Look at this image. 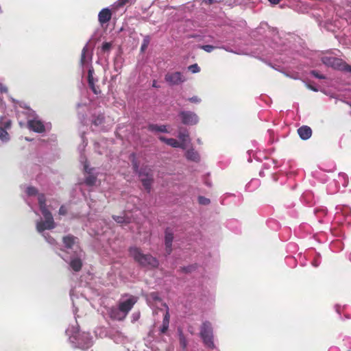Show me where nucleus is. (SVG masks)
Wrapping results in <instances>:
<instances>
[{"label": "nucleus", "instance_id": "1", "mask_svg": "<svg viewBox=\"0 0 351 351\" xmlns=\"http://www.w3.org/2000/svg\"><path fill=\"white\" fill-rule=\"evenodd\" d=\"M149 305L152 308H157L163 311V321L160 331L165 333L169 328L170 315L168 306L164 303L158 297L157 293H151L147 298ZM154 313H158L156 309H154Z\"/></svg>", "mask_w": 351, "mask_h": 351}, {"label": "nucleus", "instance_id": "2", "mask_svg": "<svg viewBox=\"0 0 351 351\" xmlns=\"http://www.w3.org/2000/svg\"><path fill=\"white\" fill-rule=\"evenodd\" d=\"M129 252L130 255L142 266L156 267L158 265V261L156 258L150 255L143 254L138 247H130Z\"/></svg>", "mask_w": 351, "mask_h": 351}, {"label": "nucleus", "instance_id": "3", "mask_svg": "<svg viewBox=\"0 0 351 351\" xmlns=\"http://www.w3.org/2000/svg\"><path fill=\"white\" fill-rule=\"evenodd\" d=\"M200 337L206 346L211 349L215 348L213 327L210 322L205 321L202 323L200 328Z\"/></svg>", "mask_w": 351, "mask_h": 351}, {"label": "nucleus", "instance_id": "4", "mask_svg": "<svg viewBox=\"0 0 351 351\" xmlns=\"http://www.w3.org/2000/svg\"><path fill=\"white\" fill-rule=\"evenodd\" d=\"M322 62L328 66L351 73V65L347 64L341 59L326 55L322 57Z\"/></svg>", "mask_w": 351, "mask_h": 351}, {"label": "nucleus", "instance_id": "5", "mask_svg": "<svg viewBox=\"0 0 351 351\" xmlns=\"http://www.w3.org/2000/svg\"><path fill=\"white\" fill-rule=\"evenodd\" d=\"M137 302V298L132 295H125L123 297L119 302L120 306L123 313L122 317H125L128 312L132 309L134 304Z\"/></svg>", "mask_w": 351, "mask_h": 351}, {"label": "nucleus", "instance_id": "6", "mask_svg": "<svg viewBox=\"0 0 351 351\" xmlns=\"http://www.w3.org/2000/svg\"><path fill=\"white\" fill-rule=\"evenodd\" d=\"M139 178L145 189L149 191L153 181V174L150 168L145 167L138 172Z\"/></svg>", "mask_w": 351, "mask_h": 351}, {"label": "nucleus", "instance_id": "7", "mask_svg": "<svg viewBox=\"0 0 351 351\" xmlns=\"http://www.w3.org/2000/svg\"><path fill=\"white\" fill-rule=\"evenodd\" d=\"M179 117L184 125H193L199 122L198 116L191 111L182 110L179 113Z\"/></svg>", "mask_w": 351, "mask_h": 351}, {"label": "nucleus", "instance_id": "8", "mask_svg": "<svg viewBox=\"0 0 351 351\" xmlns=\"http://www.w3.org/2000/svg\"><path fill=\"white\" fill-rule=\"evenodd\" d=\"M165 80L171 85H178L185 81L184 77L180 72L169 73L165 75Z\"/></svg>", "mask_w": 351, "mask_h": 351}, {"label": "nucleus", "instance_id": "9", "mask_svg": "<svg viewBox=\"0 0 351 351\" xmlns=\"http://www.w3.org/2000/svg\"><path fill=\"white\" fill-rule=\"evenodd\" d=\"M28 128L34 132L41 133L45 130L43 122L39 120H30L27 122Z\"/></svg>", "mask_w": 351, "mask_h": 351}, {"label": "nucleus", "instance_id": "10", "mask_svg": "<svg viewBox=\"0 0 351 351\" xmlns=\"http://www.w3.org/2000/svg\"><path fill=\"white\" fill-rule=\"evenodd\" d=\"M111 16H112V14L109 9H108V8L102 9L98 14V19H99V21L100 24L103 25L104 23H108L110 20Z\"/></svg>", "mask_w": 351, "mask_h": 351}, {"label": "nucleus", "instance_id": "11", "mask_svg": "<svg viewBox=\"0 0 351 351\" xmlns=\"http://www.w3.org/2000/svg\"><path fill=\"white\" fill-rule=\"evenodd\" d=\"M56 227L55 222H47V221H38L36 223V230L39 232H42L45 230H51Z\"/></svg>", "mask_w": 351, "mask_h": 351}, {"label": "nucleus", "instance_id": "12", "mask_svg": "<svg viewBox=\"0 0 351 351\" xmlns=\"http://www.w3.org/2000/svg\"><path fill=\"white\" fill-rule=\"evenodd\" d=\"M178 137L180 141V143H183V146L181 147L182 149H186L187 144L190 143V138L189 135V132L187 130H180L178 132Z\"/></svg>", "mask_w": 351, "mask_h": 351}, {"label": "nucleus", "instance_id": "13", "mask_svg": "<svg viewBox=\"0 0 351 351\" xmlns=\"http://www.w3.org/2000/svg\"><path fill=\"white\" fill-rule=\"evenodd\" d=\"M62 242L66 248L71 249L75 244L77 243V238L71 234H69L62 238Z\"/></svg>", "mask_w": 351, "mask_h": 351}, {"label": "nucleus", "instance_id": "14", "mask_svg": "<svg viewBox=\"0 0 351 351\" xmlns=\"http://www.w3.org/2000/svg\"><path fill=\"white\" fill-rule=\"evenodd\" d=\"M300 137L303 140L308 139L312 134V130L308 126H302L298 130Z\"/></svg>", "mask_w": 351, "mask_h": 351}, {"label": "nucleus", "instance_id": "15", "mask_svg": "<svg viewBox=\"0 0 351 351\" xmlns=\"http://www.w3.org/2000/svg\"><path fill=\"white\" fill-rule=\"evenodd\" d=\"M159 139L172 147L181 148V147L183 146V143H180L178 140L175 138H168L164 136H160Z\"/></svg>", "mask_w": 351, "mask_h": 351}, {"label": "nucleus", "instance_id": "16", "mask_svg": "<svg viewBox=\"0 0 351 351\" xmlns=\"http://www.w3.org/2000/svg\"><path fill=\"white\" fill-rule=\"evenodd\" d=\"M148 130L151 132H163V133H169L170 132V130H169V127L165 125L151 124L148 126Z\"/></svg>", "mask_w": 351, "mask_h": 351}, {"label": "nucleus", "instance_id": "17", "mask_svg": "<svg viewBox=\"0 0 351 351\" xmlns=\"http://www.w3.org/2000/svg\"><path fill=\"white\" fill-rule=\"evenodd\" d=\"M123 311H121L120 306L112 307L109 310V315L111 318L117 320H123L125 317H121Z\"/></svg>", "mask_w": 351, "mask_h": 351}, {"label": "nucleus", "instance_id": "18", "mask_svg": "<svg viewBox=\"0 0 351 351\" xmlns=\"http://www.w3.org/2000/svg\"><path fill=\"white\" fill-rule=\"evenodd\" d=\"M113 219L118 223H129L132 221L131 217L128 215V213H124L123 215H114Z\"/></svg>", "mask_w": 351, "mask_h": 351}, {"label": "nucleus", "instance_id": "19", "mask_svg": "<svg viewBox=\"0 0 351 351\" xmlns=\"http://www.w3.org/2000/svg\"><path fill=\"white\" fill-rule=\"evenodd\" d=\"M173 239V236L171 232L169 230H166L165 232V245L167 248V252L170 254L171 252V247L172 244V241Z\"/></svg>", "mask_w": 351, "mask_h": 351}, {"label": "nucleus", "instance_id": "20", "mask_svg": "<svg viewBox=\"0 0 351 351\" xmlns=\"http://www.w3.org/2000/svg\"><path fill=\"white\" fill-rule=\"evenodd\" d=\"M70 266L75 271H79L82 266V261L79 258H73L70 262Z\"/></svg>", "mask_w": 351, "mask_h": 351}, {"label": "nucleus", "instance_id": "21", "mask_svg": "<svg viewBox=\"0 0 351 351\" xmlns=\"http://www.w3.org/2000/svg\"><path fill=\"white\" fill-rule=\"evenodd\" d=\"M186 157L193 161H198L199 159L198 153L194 149L188 150L186 153Z\"/></svg>", "mask_w": 351, "mask_h": 351}, {"label": "nucleus", "instance_id": "22", "mask_svg": "<svg viewBox=\"0 0 351 351\" xmlns=\"http://www.w3.org/2000/svg\"><path fill=\"white\" fill-rule=\"evenodd\" d=\"M90 73L91 71L89 69V89H91L95 95H98L100 93V90L98 87L95 86Z\"/></svg>", "mask_w": 351, "mask_h": 351}, {"label": "nucleus", "instance_id": "23", "mask_svg": "<svg viewBox=\"0 0 351 351\" xmlns=\"http://www.w3.org/2000/svg\"><path fill=\"white\" fill-rule=\"evenodd\" d=\"M80 160L84 165V171L86 172L88 170V162H87L86 155H85V145H84L83 150L81 152Z\"/></svg>", "mask_w": 351, "mask_h": 351}, {"label": "nucleus", "instance_id": "24", "mask_svg": "<svg viewBox=\"0 0 351 351\" xmlns=\"http://www.w3.org/2000/svg\"><path fill=\"white\" fill-rule=\"evenodd\" d=\"M0 139L3 141H8L9 140V134L3 127H0Z\"/></svg>", "mask_w": 351, "mask_h": 351}, {"label": "nucleus", "instance_id": "25", "mask_svg": "<svg viewBox=\"0 0 351 351\" xmlns=\"http://www.w3.org/2000/svg\"><path fill=\"white\" fill-rule=\"evenodd\" d=\"M42 215L44 217L45 221H47V222H54L52 214L49 210L45 211V213H42Z\"/></svg>", "mask_w": 351, "mask_h": 351}, {"label": "nucleus", "instance_id": "26", "mask_svg": "<svg viewBox=\"0 0 351 351\" xmlns=\"http://www.w3.org/2000/svg\"><path fill=\"white\" fill-rule=\"evenodd\" d=\"M111 47H112L111 43H108V42L104 43L101 46V51L104 53H108L110 51Z\"/></svg>", "mask_w": 351, "mask_h": 351}, {"label": "nucleus", "instance_id": "27", "mask_svg": "<svg viewBox=\"0 0 351 351\" xmlns=\"http://www.w3.org/2000/svg\"><path fill=\"white\" fill-rule=\"evenodd\" d=\"M88 50V43L85 45V46L83 48L82 53V57H81V64L82 65H84L85 64L86 61V53Z\"/></svg>", "mask_w": 351, "mask_h": 351}, {"label": "nucleus", "instance_id": "28", "mask_svg": "<svg viewBox=\"0 0 351 351\" xmlns=\"http://www.w3.org/2000/svg\"><path fill=\"white\" fill-rule=\"evenodd\" d=\"M103 121H104V116L102 114H99L97 116V118L93 119L92 121V122L95 125H99L103 123Z\"/></svg>", "mask_w": 351, "mask_h": 351}, {"label": "nucleus", "instance_id": "29", "mask_svg": "<svg viewBox=\"0 0 351 351\" xmlns=\"http://www.w3.org/2000/svg\"><path fill=\"white\" fill-rule=\"evenodd\" d=\"M26 192L28 195H35L38 193L37 189L34 186H29L27 188Z\"/></svg>", "mask_w": 351, "mask_h": 351}, {"label": "nucleus", "instance_id": "30", "mask_svg": "<svg viewBox=\"0 0 351 351\" xmlns=\"http://www.w3.org/2000/svg\"><path fill=\"white\" fill-rule=\"evenodd\" d=\"M198 202L202 205H208L210 203V199L203 196L198 197Z\"/></svg>", "mask_w": 351, "mask_h": 351}, {"label": "nucleus", "instance_id": "31", "mask_svg": "<svg viewBox=\"0 0 351 351\" xmlns=\"http://www.w3.org/2000/svg\"><path fill=\"white\" fill-rule=\"evenodd\" d=\"M201 48L202 49H204L205 51L206 52H211L213 49L217 48V47H215V46H213V45H203L201 47Z\"/></svg>", "mask_w": 351, "mask_h": 351}, {"label": "nucleus", "instance_id": "32", "mask_svg": "<svg viewBox=\"0 0 351 351\" xmlns=\"http://www.w3.org/2000/svg\"><path fill=\"white\" fill-rule=\"evenodd\" d=\"M189 69L193 73H198L200 70L199 67L196 64L189 66Z\"/></svg>", "mask_w": 351, "mask_h": 351}, {"label": "nucleus", "instance_id": "33", "mask_svg": "<svg viewBox=\"0 0 351 351\" xmlns=\"http://www.w3.org/2000/svg\"><path fill=\"white\" fill-rule=\"evenodd\" d=\"M38 204L46 203L45 195L43 193H40L38 195Z\"/></svg>", "mask_w": 351, "mask_h": 351}, {"label": "nucleus", "instance_id": "34", "mask_svg": "<svg viewBox=\"0 0 351 351\" xmlns=\"http://www.w3.org/2000/svg\"><path fill=\"white\" fill-rule=\"evenodd\" d=\"M136 0H119L118 5L123 6L127 3H133Z\"/></svg>", "mask_w": 351, "mask_h": 351}, {"label": "nucleus", "instance_id": "35", "mask_svg": "<svg viewBox=\"0 0 351 351\" xmlns=\"http://www.w3.org/2000/svg\"><path fill=\"white\" fill-rule=\"evenodd\" d=\"M311 73L316 78H318V79H325L326 77L324 75H322V74H319L317 71H312L311 72Z\"/></svg>", "mask_w": 351, "mask_h": 351}, {"label": "nucleus", "instance_id": "36", "mask_svg": "<svg viewBox=\"0 0 351 351\" xmlns=\"http://www.w3.org/2000/svg\"><path fill=\"white\" fill-rule=\"evenodd\" d=\"M58 213L60 215H66L67 214V208L64 205L61 206Z\"/></svg>", "mask_w": 351, "mask_h": 351}, {"label": "nucleus", "instance_id": "37", "mask_svg": "<svg viewBox=\"0 0 351 351\" xmlns=\"http://www.w3.org/2000/svg\"><path fill=\"white\" fill-rule=\"evenodd\" d=\"M149 43V38L148 37L145 38V39L143 40V43L142 44V46H141L142 51H144L147 47Z\"/></svg>", "mask_w": 351, "mask_h": 351}, {"label": "nucleus", "instance_id": "38", "mask_svg": "<svg viewBox=\"0 0 351 351\" xmlns=\"http://www.w3.org/2000/svg\"><path fill=\"white\" fill-rule=\"evenodd\" d=\"M3 119H4V118H3V117H1V119H0V121H1V120H3ZM1 123L2 125H3V126H4V127H3V128H5V129L10 128V126H11V121H10V120H8V121H6L5 123H2V122H1Z\"/></svg>", "mask_w": 351, "mask_h": 351}, {"label": "nucleus", "instance_id": "39", "mask_svg": "<svg viewBox=\"0 0 351 351\" xmlns=\"http://www.w3.org/2000/svg\"><path fill=\"white\" fill-rule=\"evenodd\" d=\"M39 208L41 211V213H45V211H48L49 209L47 207L46 203H43L41 204H39Z\"/></svg>", "mask_w": 351, "mask_h": 351}, {"label": "nucleus", "instance_id": "40", "mask_svg": "<svg viewBox=\"0 0 351 351\" xmlns=\"http://www.w3.org/2000/svg\"><path fill=\"white\" fill-rule=\"evenodd\" d=\"M96 182V178L89 174V186L95 184Z\"/></svg>", "mask_w": 351, "mask_h": 351}, {"label": "nucleus", "instance_id": "41", "mask_svg": "<svg viewBox=\"0 0 351 351\" xmlns=\"http://www.w3.org/2000/svg\"><path fill=\"white\" fill-rule=\"evenodd\" d=\"M132 321L135 322L137 321L140 317V313H134L132 314Z\"/></svg>", "mask_w": 351, "mask_h": 351}, {"label": "nucleus", "instance_id": "42", "mask_svg": "<svg viewBox=\"0 0 351 351\" xmlns=\"http://www.w3.org/2000/svg\"><path fill=\"white\" fill-rule=\"evenodd\" d=\"M189 101L194 102V103H199L200 99L198 98L197 97H193L189 99Z\"/></svg>", "mask_w": 351, "mask_h": 351}, {"label": "nucleus", "instance_id": "43", "mask_svg": "<svg viewBox=\"0 0 351 351\" xmlns=\"http://www.w3.org/2000/svg\"><path fill=\"white\" fill-rule=\"evenodd\" d=\"M47 241H48L49 243L52 244V245H53L54 243H56V239H53V237H50V236H49V238L47 239Z\"/></svg>", "mask_w": 351, "mask_h": 351}, {"label": "nucleus", "instance_id": "44", "mask_svg": "<svg viewBox=\"0 0 351 351\" xmlns=\"http://www.w3.org/2000/svg\"><path fill=\"white\" fill-rule=\"evenodd\" d=\"M180 343L184 348L186 347V341L184 337H180Z\"/></svg>", "mask_w": 351, "mask_h": 351}, {"label": "nucleus", "instance_id": "45", "mask_svg": "<svg viewBox=\"0 0 351 351\" xmlns=\"http://www.w3.org/2000/svg\"><path fill=\"white\" fill-rule=\"evenodd\" d=\"M271 4L276 5L280 3L281 0H268Z\"/></svg>", "mask_w": 351, "mask_h": 351}, {"label": "nucleus", "instance_id": "46", "mask_svg": "<svg viewBox=\"0 0 351 351\" xmlns=\"http://www.w3.org/2000/svg\"><path fill=\"white\" fill-rule=\"evenodd\" d=\"M133 167L135 171H138V166L137 164L135 162H133Z\"/></svg>", "mask_w": 351, "mask_h": 351}, {"label": "nucleus", "instance_id": "47", "mask_svg": "<svg viewBox=\"0 0 351 351\" xmlns=\"http://www.w3.org/2000/svg\"><path fill=\"white\" fill-rule=\"evenodd\" d=\"M79 336V334H77V335L76 336H74V337H70V339L71 341L74 342V341L72 340V338H73L75 340H77L78 341V339H77V337Z\"/></svg>", "mask_w": 351, "mask_h": 351}, {"label": "nucleus", "instance_id": "48", "mask_svg": "<svg viewBox=\"0 0 351 351\" xmlns=\"http://www.w3.org/2000/svg\"><path fill=\"white\" fill-rule=\"evenodd\" d=\"M215 0H205L206 3H208L209 4H212L215 2Z\"/></svg>", "mask_w": 351, "mask_h": 351}, {"label": "nucleus", "instance_id": "49", "mask_svg": "<svg viewBox=\"0 0 351 351\" xmlns=\"http://www.w3.org/2000/svg\"><path fill=\"white\" fill-rule=\"evenodd\" d=\"M152 86H153L154 87H156V88H158V84H157V82H156V81H154V82H153V84H152Z\"/></svg>", "mask_w": 351, "mask_h": 351}, {"label": "nucleus", "instance_id": "50", "mask_svg": "<svg viewBox=\"0 0 351 351\" xmlns=\"http://www.w3.org/2000/svg\"><path fill=\"white\" fill-rule=\"evenodd\" d=\"M308 87L309 88H311V90H314V91H317V89H316V88H313V87L311 86H308Z\"/></svg>", "mask_w": 351, "mask_h": 351}, {"label": "nucleus", "instance_id": "51", "mask_svg": "<svg viewBox=\"0 0 351 351\" xmlns=\"http://www.w3.org/2000/svg\"><path fill=\"white\" fill-rule=\"evenodd\" d=\"M313 265H314L315 267H317V266H318V263H317V262H315V263H313Z\"/></svg>", "mask_w": 351, "mask_h": 351}, {"label": "nucleus", "instance_id": "52", "mask_svg": "<svg viewBox=\"0 0 351 351\" xmlns=\"http://www.w3.org/2000/svg\"><path fill=\"white\" fill-rule=\"evenodd\" d=\"M186 271H191V267L186 269Z\"/></svg>", "mask_w": 351, "mask_h": 351}, {"label": "nucleus", "instance_id": "53", "mask_svg": "<svg viewBox=\"0 0 351 351\" xmlns=\"http://www.w3.org/2000/svg\"><path fill=\"white\" fill-rule=\"evenodd\" d=\"M84 182H88V178H85Z\"/></svg>", "mask_w": 351, "mask_h": 351}, {"label": "nucleus", "instance_id": "54", "mask_svg": "<svg viewBox=\"0 0 351 351\" xmlns=\"http://www.w3.org/2000/svg\"><path fill=\"white\" fill-rule=\"evenodd\" d=\"M223 49H224V47H222ZM226 51H230V50H228V49L225 48Z\"/></svg>", "mask_w": 351, "mask_h": 351}, {"label": "nucleus", "instance_id": "55", "mask_svg": "<svg viewBox=\"0 0 351 351\" xmlns=\"http://www.w3.org/2000/svg\"><path fill=\"white\" fill-rule=\"evenodd\" d=\"M348 104H349L351 106V104L348 103Z\"/></svg>", "mask_w": 351, "mask_h": 351}, {"label": "nucleus", "instance_id": "56", "mask_svg": "<svg viewBox=\"0 0 351 351\" xmlns=\"http://www.w3.org/2000/svg\"><path fill=\"white\" fill-rule=\"evenodd\" d=\"M350 114H351V112H350Z\"/></svg>", "mask_w": 351, "mask_h": 351}]
</instances>
